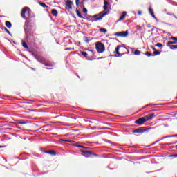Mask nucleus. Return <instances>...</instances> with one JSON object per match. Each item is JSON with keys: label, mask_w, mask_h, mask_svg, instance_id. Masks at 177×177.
Returning <instances> with one entry per match:
<instances>
[{"label": "nucleus", "mask_w": 177, "mask_h": 177, "mask_svg": "<svg viewBox=\"0 0 177 177\" xmlns=\"http://www.w3.org/2000/svg\"><path fill=\"white\" fill-rule=\"evenodd\" d=\"M109 13H110V10L102 11L98 14H95L93 16H89V17H91V19H94L91 20L92 22L99 21L100 20H102L103 17H104V16L109 15Z\"/></svg>", "instance_id": "obj_1"}, {"label": "nucleus", "mask_w": 177, "mask_h": 177, "mask_svg": "<svg viewBox=\"0 0 177 177\" xmlns=\"http://www.w3.org/2000/svg\"><path fill=\"white\" fill-rule=\"evenodd\" d=\"M115 53L118 55L117 57H120L121 56H123V55H128L129 53V51L127 48L122 46H117L115 48Z\"/></svg>", "instance_id": "obj_2"}, {"label": "nucleus", "mask_w": 177, "mask_h": 177, "mask_svg": "<svg viewBox=\"0 0 177 177\" xmlns=\"http://www.w3.org/2000/svg\"><path fill=\"white\" fill-rule=\"evenodd\" d=\"M80 153H82L83 156L84 157H86L87 158H93V157H97V154L92 151H89L84 149H80Z\"/></svg>", "instance_id": "obj_3"}, {"label": "nucleus", "mask_w": 177, "mask_h": 177, "mask_svg": "<svg viewBox=\"0 0 177 177\" xmlns=\"http://www.w3.org/2000/svg\"><path fill=\"white\" fill-rule=\"evenodd\" d=\"M95 49L98 53H103L104 50H106V48L104 47V44L98 41L95 44Z\"/></svg>", "instance_id": "obj_4"}, {"label": "nucleus", "mask_w": 177, "mask_h": 177, "mask_svg": "<svg viewBox=\"0 0 177 177\" xmlns=\"http://www.w3.org/2000/svg\"><path fill=\"white\" fill-rule=\"evenodd\" d=\"M150 129H151V128H149L148 127H142L133 131V133H146L149 132Z\"/></svg>", "instance_id": "obj_5"}, {"label": "nucleus", "mask_w": 177, "mask_h": 177, "mask_svg": "<svg viewBox=\"0 0 177 177\" xmlns=\"http://www.w3.org/2000/svg\"><path fill=\"white\" fill-rule=\"evenodd\" d=\"M114 35L115 37H120L121 38H125V37H128V30L122 31L120 32H115Z\"/></svg>", "instance_id": "obj_6"}, {"label": "nucleus", "mask_w": 177, "mask_h": 177, "mask_svg": "<svg viewBox=\"0 0 177 177\" xmlns=\"http://www.w3.org/2000/svg\"><path fill=\"white\" fill-rule=\"evenodd\" d=\"M65 3L66 6V9H67V10H71V9H73V1L71 0H66Z\"/></svg>", "instance_id": "obj_7"}, {"label": "nucleus", "mask_w": 177, "mask_h": 177, "mask_svg": "<svg viewBox=\"0 0 177 177\" xmlns=\"http://www.w3.org/2000/svg\"><path fill=\"white\" fill-rule=\"evenodd\" d=\"M145 122H146L145 117L140 118L134 122L135 124H138V125H143Z\"/></svg>", "instance_id": "obj_8"}, {"label": "nucleus", "mask_w": 177, "mask_h": 177, "mask_svg": "<svg viewBox=\"0 0 177 177\" xmlns=\"http://www.w3.org/2000/svg\"><path fill=\"white\" fill-rule=\"evenodd\" d=\"M170 39H171L174 41H168L167 43V46H169V45H175V44H177V37H170Z\"/></svg>", "instance_id": "obj_9"}, {"label": "nucleus", "mask_w": 177, "mask_h": 177, "mask_svg": "<svg viewBox=\"0 0 177 177\" xmlns=\"http://www.w3.org/2000/svg\"><path fill=\"white\" fill-rule=\"evenodd\" d=\"M28 10H30V8L28 7H24L21 12V16L22 17V19H26V12H27Z\"/></svg>", "instance_id": "obj_10"}, {"label": "nucleus", "mask_w": 177, "mask_h": 177, "mask_svg": "<svg viewBox=\"0 0 177 177\" xmlns=\"http://www.w3.org/2000/svg\"><path fill=\"white\" fill-rule=\"evenodd\" d=\"M154 117H156L155 113H150V114H148V115L144 116V118H145V121H146V122H147V121H149V120L154 118Z\"/></svg>", "instance_id": "obj_11"}, {"label": "nucleus", "mask_w": 177, "mask_h": 177, "mask_svg": "<svg viewBox=\"0 0 177 177\" xmlns=\"http://www.w3.org/2000/svg\"><path fill=\"white\" fill-rule=\"evenodd\" d=\"M44 153H46V154H50V156H56V151H53V150H47V151H44Z\"/></svg>", "instance_id": "obj_12"}, {"label": "nucleus", "mask_w": 177, "mask_h": 177, "mask_svg": "<svg viewBox=\"0 0 177 177\" xmlns=\"http://www.w3.org/2000/svg\"><path fill=\"white\" fill-rule=\"evenodd\" d=\"M149 12L151 16H152V17H153V19H156V21L158 20V19H157V17H156V15H154V12H153V8H149Z\"/></svg>", "instance_id": "obj_13"}, {"label": "nucleus", "mask_w": 177, "mask_h": 177, "mask_svg": "<svg viewBox=\"0 0 177 177\" xmlns=\"http://www.w3.org/2000/svg\"><path fill=\"white\" fill-rule=\"evenodd\" d=\"M126 16H127V12L124 11V12H122V16L119 18L118 21H122V20H124Z\"/></svg>", "instance_id": "obj_14"}, {"label": "nucleus", "mask_w": 177, "mask_h": 177, "mask_svg": "<svg viewBox=\"0 0 177 177\" xmlns=\"http://www.w3.org/2000/svg\"><path fill=\"white\" fill-rule=\"evenodd\" d=\"M175 136H176V135L165 136V137L162 138L160 140H157L156 142H155L153 143V145H156V143H158V142H160V140H164V139H166V138H174V137H175Z\"/></svg>", "instance_id": "obj_15"}, {"label": "nucleus", "mask_w": 177, "mask_h": 177, "mask_svg": "<svg viewBox=\"0 0 177 177\" xmlns=\"http://www.w3.org/2000/svg\"><path fill=\"white\" fill-rule=\"evenodd\" d=\"M72 146H75V147H80L81 149H88V147L78 144H72Z\"/></svg>", "instance_id": "obj_16"}, {"label": "nucleus", "mask_w": 177, "mask_h": 177, "mask_svg": "<svg viewBox=\"0 0 177 177\" xmlns=\"http://www.w3.org/2000/svg\"><path fill=\"white\" fill-rule=\"evenodd\" d=\"M51 13L53 14V16H55L56 17V16H57L58 15L57 10L56 9L51 10Z\"/></svg>", "instance_id": "obj_17"}, {"label": "nucleus", "mask_w": 177, "mask_h": 177, "mask_svg": "<svg viewBox=\"0 0 177 177\" xmlns=\"http://www.w3.org/2000/svg\"><path fill=\"white\" fill-rule=\"evenodd\" d=\"M6 26L7 28H12V23L9 21H6Z\"/></svg>", "instance_id": "obj_18"}, {"label": "nucleus", "mask_w": 177, "mask_h": 177, "mask_svg": "<svg viewBox=\"0 0 177 177\" xmlns=\"http://www.w3.org/2000/svg\"><path fill=\"white\" fill-rule=\"evenodd\" d=\"M76 15L78 16V17H80V19H84V17H82L81 12H80V10H78V9H76Z\"/></svg>", "instance_id": "obj_19"}, {"label": "nucleus", "mask_w": 177, "mask_h": 177, "mask_svg": "<svg viewBox=\"0 0 177 177\" xmlns=\"http://www.w3.org/2000/svg\"><path fill=\"white\" fill-rule=\"evenodd\" d=\"M143 55H145V56H147L148 57L153 56V54H151V53L149 51L145 52V53H143Z\"/></svg>", "instance_id": "obj_20"}, {"label": "nucleus", "mask_w": 177, "mask_h": 177, "mask_svg": "<svg viewBox=\"0 0 177 177\" xmlns=\"http://www.w3.org/2000/svg\"><path fill=\"white\" fill-rule=\"evenodd\" d=\"M100 32H104V34H106L107 32V29L104 28H100Z\"/></svg>", "instance_id": "obj_21"}, {"label": "nucleus", "mask_w": 177, "mask_h": 177, "mask_svg": "<svg viewBox=\"0 0 177 177\" xmlns=\"http://www.w3.org/2000/svg\"><path fill=\"white\" fill-rule=\"evenodd\" d=\"M169 46L171 50L177 49V45L169 44V46Z\"/></svg>", "instance_id": "obj_22"}, {"label": "nucleus", "mask_w": 177, "mask_h": 177, "mask_svg": "<svg viewBox=\"0 0 177 177\" xmlns=\"http://www.w3.org/2000/svg\"><path fill=\"white\" fill-rule=\"evenodd\" d=\"M22 46H24V48H25V49H29L28 45H27V43H26V41L22 42Z\"/></svg>", "instance_id": "obj_23"}, {"label": "nucleus", "mask_w": 177, "mask_h": 177, "mask_svg": "<svg viewBox=\"0 0 177 177\" xmlns=\"http://www.w3.org/2000/svg\"><path fill=\"white\" fill-rule=\"evenodd\" d=\"M39 5H40V6H42V8H48V6H46V4L43 2H39Z\"/></svg>", "instance_id": "obj_24"}, {"label": "nucleus", "mask_w": 177, "mask_h": 177, "mask_svg": "<svg viewBox=\"0 0 177 177\" xmlns=\"http://www.w3.org/2000/svg\"><path fill=\"white\" fill-rule=\"evenodd\" d=\"M60 140L62 142H68V143H74V141H73V140H64V139H60Z\"/></svg>", "instance_id": "obj_25"}, {"label": "nucleus", "mask_w": 177, "mask_h": 177, "mask_svg": "<svg viewBox=\"0 0 177 177\" xmlns=\"http://www.w3.org/2000/svg\"><path fill=\"white\" fill-rule=\"evenodd\" d=\"M82 56H84V57H88V53L85 52V51H82Z\"/></svg>", "instance_id": "obj_26"}, {"label": "nucleus", "mask_w": 177, "mask_h": 177, "mask_svg": "<svg viewBox=\"0 0 177 177\" xmlns=\"http://www.w3.org/2000/svg\"><path fill=\"white\" fill-rule=\"evenodd\" d=\"M44 65L46 66V67H53V64L52 63H46L44 64Z\"/></svg>", "instance_id": "obj_27"}, {"label": "nucleus", "mask_w": 177, "mask_h": 177, "mask_svg": "<svg viewBox=\"0 0 177 177\" xmlns=\"http://www.w3.org/2000/svg\"><path fill=\"white\" fill-rule=\"evenodd\" d=\"M134 55H136V56H139V55H140V51L139 50H136Z\"/></svg>", "instance_id": "obj_28"}, {"label": "nucleus", "mask_w": 177, "mask_h": 177, "mask_svg": "<svg viewBox=\"0 0 177 177\" xmlns=\"http://www.w3.org/2000/svg\"><path fill=\"white\" fill-rule=\"evenodd\" d=\"M83 13H88V9L85 8V6H83Z\"/></svg>", "instance_id": "obj_29"}, {"label": "nucleus", "mask_w": 177, "mask_h": 177, "mask_svg": "<svg viewBox=\"0 0 177 177\" xmlns=\"http://www.w3.org/2000/svg\"><path fill=\"white\" fill-rule=\"evenodd\" d=\"M160 53H160V51H158V50H156L153 52V55H154L155 56H157V55H160Z\"/></svg>", "instance_id": "obj_30"}, {"label": "nucleus", "mask_w": 177, "mask_h": 177, "mask_svg": "<svg viewBox=\"0 0 177 177\" xmlns=\"http://www.w3.org/2000/svg\"><path fill=\"white\" fill-rule=\"evenodd\" d=\"M4 31H6V32H7V34H9V35H11L10 31H9V30H8V28H4Z\"/></svg>", "instance_id": "obj_31"}, {"label": "nucleus", "mask_w": 177, "mask_h": 177, "mask_svg": "<svg viewBox=\"0 0 177 177\" xmlns=\"http://www.w3.org/2000/svg\"><path fill=\"white\" fill-rule=\"evenodd\" d=\"M18 124L19 125H26V124H27V122H19Z\"/></svg>", "instance_id": "obj_32"}, {"label": "nucleus", "mask_w": 177, "mask_h": 177, "mask_svg": "<svg viewBox=\"0 0 177 177\" xmlns=\"http://www.w3.org/2000/svg\"><path fill=\"white\" fill-rule=\"evenodd\" d=\"M156 46H158V48H162V44H161V43H158V44H156Z\"/></svg>", "instance_id": "obj_33"}, {"label": "nucleus", "mask_w": 177, "mask_h": 177, "mask_svg": "<svg viewBox=\"0 0 177 177\" xmlns=\"http://www.w3.org/2000/svg\"><path fill=\"white\" fill-rule=\"evenodd\" d=\"M65 50H74V48H65Z\"/></svg>", "instance_id": "obj_34"}, {"label": "nucleus", "mask_w": 177, "mask_h": 177, "mask_svg": "<svg viewBox=\"0 0 177 177\" xmlns=\"http://www.w3.org/2000/svg\"><path fill=\"white\" fill-rule=\"evenodd\" d=\"M137 30H138V31H142V27L140 26H138Z\"/></svg>", "instance_id": "obj_35"}, {"label": "nucleus", "mask_w": 177, "mask_h": 177, "mask_svg": "<svg viewBox=\"0 0 177 177\" xmlns=\"http://www.w3.org/2000/svg\"><path fill=\"white\" fill-rule=\"evenodd\" d=\"M104 5L105 6H107V5H109V2L106 1H105L104 2Z\"/></svg>", "instance_id": "obj_36"}, {"label": "nucleus", "mask_w": 177, "mask_h": 177, "mask_svg": "<svg viewBox=\"0 0 177 177\" xmlns=\"http://www.w3.org/2000/svg\"><path fill=\"white\" fill-rule=\"evenodd\" d=\"M103 9H104V10H107V9H109V7H107L106 6H104L103 7Z\"/></svg>", "instance_id": "obj_37"}, {"label": "nucleus", "mask_w": 177, "mask_h": 177, "mask_svg": "<svg viewBox=\"0 0 177 177\" xmlns=\"http://www.w3.org/2000/svg\"><path fill=\"white\" fill-rule=\"evenodd\" d=\"M80 5V0H76V6H78Z\"/></svg>", "instance_id": "obj_38"}, {"label": "nucleus", "mask_w": 177, "mask_h": 177, "mask_svg": "<svg viewBox=\"0 0 177 177\" xmlns=\"http://www.w3.org/2000/svg\"><path fill=\"white\" fill-rule=\"evenodd\" d=\"M138 15H139L140 16H142V11H138Z\"/></svg>", "instance_id": "obj_39"}, {"label": "nucleus", "mask_w": 177, "mask_h": 177, "mask_svg": "<svg viewBox=\"0 0 177 177\" xmlns=\"http://www.w3.org/2000/svg\"><path fill=\"white\" fill-rule=\"evenodd\" d=\"M171 16H174V17H175V19H177L176 16H175V14H171Z\"/></svg>", "instance_id": "obj_40"}, {"label": "nucleus", "mask_w": 177, "mask_h": 177, "mask_svg": "<svg viewBox=\"0 0 177 177\" xmlns=\"http://www.w3.org/2000/svg\"><path fill=\"white\" fill-rule=\"evenodd\" d=\"M25 32H26V34H28V30L25 29Z\"/></svg>", "instance_id": "obj_41"}, {"label": "nucleus", "mask_w": 177, "mask_h": 177, "mask_svg": "<svg viewBox=\"0 0 177 177\" xmlns=\"http://www.w3.org/2000/svg\"><path fill=\"white\" fill-rule=\"evenodd\" d=\"M151 49H152L153 50H155V51H156V48H155V47L151 46Z\"/></svg>", "instance_id": "obj_42"}, {"label": "nucleus", "mask_w": 177, "mask_h": 177, "mask_svg": "<svg viewBox=\"0 0 177 177\" xmlns=\"http://www.w3.org/2000/svg\"><path fill=\"white\" fill-rule=\"evenodd\" d=\"M146 107H149V104H147L144 106V109H146Z\"/></svg>", "instance_id": "obj_43"}, {"label": "nucleus", "mask_w": 177, "mask_h": 177, "mask_svg": "<svg viewBox=\"0 0 177 177\" xmlns=\"http://www.w3.org/2000/svg\"><path fill=\"white\" fill-rule=\"evenodd\" d=\"M151 106H153V104H148L149 107H151Z\"/></svg>", "instance_id": "obj_44"}, {"label": "nucleus", "mask_w": 177, "mask_h": 177, "mask_svg": "<svg viewBox=\"0 0 177 177\" xmlns=\"http://www.w3.org/2000/svg\"><path fill=\"white\" fill-rule=\"evenodd\" d=\"M0 149H3V146H0Z\"/></svg>", "instance_id": "obj_45"}, {"label": "nucleus", "mask_w": 177, "mask_h": 177, "mask_svg": "<svg viewBox=\"0 0 177 177\" xmlns=\"http://www.w3.org/2000/svg\"><path fill=\"white\" fill-rule=\"evenodd\" d=\"M81 3H82V4H84V1H82Z\"/></svg>", "instance_id": "obj_46"}, {"label": "nucleus", "mask_w": 177, "mask_h": 177, "mask_svg": "<svg viewBox=\"0 0 177 177\" xmlns=\"http://www.w3.org/2000/svg\"><path fill=\"white\" fill-rule=\"evenodd\" d=\"M57 117H59V116L55 117V118H57Z\"/></svg>", "instance_id": "obj_47"}, {"label": "nucleus", "mask_w": 177, "mask_h": 177, "mask_svg": "<svg viewBox=\"0 0 177 177\" xmlns=\"http://www.w3.org/2000/svg\"><path fill=\"white\" fill-rule=\"evenodd\" d=\"M176 156L177 157V155H176Z\"/></svg>", "instance_id": "obj_48"}]
</instances>
